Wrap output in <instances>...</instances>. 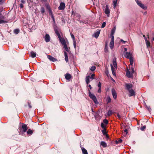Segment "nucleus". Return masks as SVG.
<instances>
[{"label": "nucleus", "instance_id": "473e14b6", "mask_svg": "<svg viewBox=\"0 0 154 154\" xmlns=\"http://www.w3.org/2000/svg\"><path fill=\"white\" fill-rule=\"evenodd\" d=\"M130 59V63L131 65L133 64V59L132 57H131Z\"/></svg>", "mask_w": 154, "mask_h": 154}, {"label": "nucleus", "instance_id": "09e8293b", "mask_svg": "<svg viewBox=\"0 0 154 154\" xmlns=\"http://www.w3.org/2000/svg\"><path fill=\"white\" fill-rule=\"evenodd\" d=\"M70 35H71V36L72 38V40H73V41H75V37H74V35L72 33H71Z\"/></svg>", "mask_w": 154, "mask_h": 154}, {"label": "nucleus", "instance_id": "423d86ee", "mask_svg": "<svg viewBox=\"0 0 154 154\" xmlns=\"http://www.w3.org/2000/svg\"><path fill=\"white\" fill-rule=\"evenodd\" d=\"M54 32H55L56 34L58 36L59 38H61V37L59 33V31H58V30L57 29V26H56V27H55L54 28Z\"/></svg>", "mask_w": 154, "mask_h": 154}, {"label": "nucleus", "instance_id": "a19ab883", "mask_svg": "<svg viewBox=\"0 0 154 154\" xmlns=\"http://www.w3.org/2000/svg\"><path fill=\"white\" fill-rule=\"evenodd\" d=\"M96 69V67L94 66H92L90 69V70L91 71H93L95 70Z\"/></svg>", "mask_w": 154, "mask_h": 154}, {"label": "nucleus", "instance_id": "603ef678", "mask_svg": "<svg viewBox=\"0 0 154 154\" xmlns=\"http://www.w3.org/2000/svg\"><path fill=\"white\" fill-rule=\"evenodd\" d=\"M95 75L94 74H92L91 76H90V78L91 79H94L95 78L94 77V76H95Z\"/></svg>", "mask_w": 154, "mask_h": 154}, {"label": "nucleus", "instance_id": "dca6fc26", "mask_svg": "<svg viewBox=\"0 0 154 154\" xmlns=\"http://www.w3.org/2000/svg\"><path fill=\"white\" fill-rule=\"evenodd\" d=\"M113 64L115 68H116L117 67V64L116 62V58H114L113 59L112 61Z\"/></svg>", "mask_w": 154, "mask_h": 154}, {"label": "nucleus", "instance_id": "ddd939ff", "mask_svg": "<svg viewBox=\"0 0 154 154\" xmlns=\"http://www.w3.org/2000/svg\"><path fill=\"white\" fill-rule=\"evenodd\" d=\"M129 92L130 93L129 95V96H135V92L133 90H129Z\"/></svg>", "mask_w": 154, "mask_h": 154}, {"label": "nucleus", "instance_id": "37998d69", "mask_svg": "<svg viewBox=\"0 0 154 154\" xmlns=\"http://www.w3.org/2000/svg\"><path fill=\"white\" fill-rule=\"evenodd\" d=\"M7 21H5L0 19V24H2V23H7Z\"/></svg>", "mask_w": 154, "mask_h": 154}, {"label": "nucleus", "instance_id": "e433bc0d", "mask_svg": "<svg viewBox=\"0 0 154 154\" xmlns=\"http://www.w3.org/2000/svg\"><path fill=\"white\" fill-rule=\"evenodd\" d=\"M147 109L150 112L151 109V108H150L149 106H147L146 104L145 105Z\"/></svg>", "mask_w": 154, "mask_h": 154}, {"label": "nucleus", "instance_id": "338daca9", "mask_svg": "<svg viewBox=\"0 0 154 154\" xmlns=\"http://www.w3.org/2000/svg\"><path fill=\"white\" fill-rule=\"evenodd\" d=\"M91 111H92V112H93L94 113H95V112H94V111L93 110V109L92 108L91 109Z\"/></svg>", "mask_w": 154, "mask_h": 154}, {"label": "nucleus", "instance_id": "8fccbe9b", "mask_svg": "<svg viewBox=\"0 0 154 154\" xmlns=\"http://www.w3.org/2000/svg\"><path fill=\"white\" fill-rule=\"evenodd\" d=\"M27 103L29 106V108L31 109L32 108V106L31 105V103H30L29 101H28Z\"/></svg>", "mask_w": 154, "mask_h": 154}, {"label": "nucleus", "instance_id": "cd10ccee", "mask_svg": "<svg viewBox=\"0 0 154 154\" xmlns=\"http://www.w3.org/2000/svg\"><path fill=\"white\" fill-rule=\"evenodd\" d=\"M20 32V30L19 29H15L14 31V32L16 34H17Z\"/></svg>", "mask_w": 154, "mask_h": 154}, {"label": "nucleus", "instance_id": "9d476101", "mask_svg": "<svg viewBox=\"0 0 154 154\" xmlns=\"http://www.w3.org/2000/svg\"><path fill=\"white\" fill-rule=\"evenodd\" d=\"M112 95L114 99H116L117 98V94L115 90L113 88L112 90Z\"/></svg>", "mask_w": 154, "mask_h": 154}, {"label": "nucleus", "instance_id": "aec40b11", "mask_svg": "<svg viewBox=\"0 0 154 154\" xmlns=\"http://www.w3.org/2000/svg\"><path fill=\"white\" fill-rule=\"evenodd\" d=\"M100 30H99L97 31L96 32L94 33V37L97 38H98V36L99 35L100 33Z\"/></svg>", "mask_w": 154, "mask_h": 154}, {"label": "nucleus", "instance_id": "20e7f679", "mask_svg": "<svg viewBox=\"0 0 154 154\" xmlns=\"http://www.w3.org/2000/svg\"><path fill=\"white\" fill-rule=\"evenodd\" d=\"M65 7V5L64 2H62L60 3V6L58 7V9L59 10H63Z\"/></svg>", "mask_w": 154, "mask_h": 154}, {"label": "nucleus", "instance_id": "c85d7f7f", "mask_svg": "<svg viewBox=\"0 0 154 154\" xmlns=\"http://www.w3.org/2000/svg\"><path fill=\"white\" fill-rule=\"evenodd\" d=\"M122 141V139H119L118 140H116L115 142L116 143V144H117L119 143H121Z\"/></svg>", "mask_w": 154, "mask_h": 154}, {"label": "nucleus", "instance_id": "2f4dec72", "mask_svg": "<svg viewBox=\"0 0 154 154\" xmlns=\"http://www.w3.org/2000/svg\"><path fill=\"white\" fill-rule=\"evenodd\" d=\"M63 46H64V47L65 50L66 51L68 52L69 51V50H68L67 46L66 44L63 45Z\"/></svg>", "mask_w": 154, "mask_h": 154}, {"label": "nucleus", "instance_id": "4468645a", "mask_svg": "<svg viewBox=\"0 0 154 154\" xmlns=\"http://www.w3.org/2000/svg\"><path fill=\"white\" fill-rule=\"evenodd\" d=\"M60 42H61L62 44L63 45L66 44L65 39L64 38L61 37V38H59Z\"/></svg>", "mask_w": 154, "mask_h": 154}, {"label": "nucleus", "instance_id": "864d4df0", "mask_svg": "<svg viewBox=\"0 0 154 154\" xmlns=\"http://www.w3.org/2000/svg\"><path fill=\"white\" fill-rule=\"evenodd\" d=\"M48 12H49V14H50L51 15H53V14H52V11L51 10V9L48 10Z\"/></svg>", "mask_w": 154, "mask_h": 154}, {"label": "nucleus", "instance_id": "680f3d73", "mask_svg": "<svg viewBox=\"0 0 154 154\" xmlns=\"http://www.w3.org/2000/svg\"><path fill=\"white\" fill-rule=\"evenodd\" d=\"M105 135H106V139L107 140H108L109 139V136L107 134Z\"/></svg>", "mask_w": 154, "mask_h": 154}, {"label": "nucleus", "instance_id": "39448f33", "mask_svg": "<svg viewBox=\"0 0 154 154\" xmlns=\"http://www.w3.org/2000/svg\"><path fill=\"white\" fill-rule=\"evenodd\" d=\"M126 75L127 77L129 78H131L133 77V74L130 73V71L128 69L126 71Z\"/></svg>", "mask_w": 154, "mask_h": 154}, {"label": "nucleus", "instance_id": "393cba45", "mask_svg": "<svg viewBox=\"0 0 154 154\" xmlns=\"http://www.w3.org/2000/svg\"><path fill=\"white\" fill-rule=\"evenodd\" d=\"M112 114V111L111 110H109L106 113L108 116H110Z\"/></svg>", "mask_w": 154, "mask_h": 154}, {"label": "nucleus", "instance_id": "58836bf2", "mask_svg": "<svg viewBox=\"0 0 154 154\" xmlns=\"http://www.w3.org/2000/svg\"><path fill=\"white\" fill-rule=\"evenodd\" d=\"M101 128L103 129L106 128V126L105 125L104 123L103 122H102L101 123Z\"/></svg>", "mask_w": 154, "mask_h": 154}, {"label": "nucleus", "instance_id": "69168bd1", "mask_svg": "<svg viewBox=\"0 0 154 154\" xmlns=\"http://www.w3.org/2000/svg\"><path fill=\"white\" fill-rule=\"evenodd\" d=\"M51 18H52L53 20L54 19V17L53 15H51Z\"/></svg>", "mask_w": 154, "mask_h": 154}, {"label": "nucleus", "instance_id": "6e6552de", "mask_svg": "<svg viewBox=\"0 0 154 154\" xmlns=\"http://www.w3.org/2000/svg\"><path fill=\"white\" fill-rule=\"evenodd\" d=\"M104 12L107 15V16H109L110 13V11L108 6L107 5H106V8L105 9Z\"/></svg>", "mask_w": 154, "mask_h": 154}, {"label": "nucleus", "instance_id": "79ce46f5", "mask_svg": "<svg viewBox=\"0 0 154 154\" xmlns=\"http://www.w3.org/2000/svg\"><path fill=\"white\" fill-rule=\"evenodd\" d=\"M90 78V76H87L85 78V81L86 82H90L89 79Z\"/></svg>", "mask_w": 154, "mask_h": 154}, {"label": "nucleus", "instance_id": "6ab92c4d", "mask_svg": "<svg viewBox=\"0 0 154 154\" xmlns=\"http://www.w3.org/2000/svg\"><path fill=\"white\" fill-rule=\"evenodd\" d=\"M133 85L132 84H127L126 85V87L127 89L129 90L130 88H132Z\"/></svg>", "mask_w": 154, "mask_h": 154}, {"label": "nucleus", "instance_id": "1a4fd4ad", "mask_svg": "<svg viewBox=\"0 0 154 154\" xmlns=\"http://www.w3.org/2000/svg\"><path fill=\"white\" fill-rule=\"evenodd\" d=\"M47 57L50 61H51L53 62L57 61V59L51 55H48Z\"/></svg>", "mask_w": 154, "mask_h": 154}, {"label": "nucleus", "instance_id": "c756f323", "mask_svg": "<svg viewBox=\"0 0 154 154\" xmlns=\"http://www.w3.org/2000/svg\"><path fill=\"white\" fill-rule=\"evenodd\" d=\"M93 114L94 116V117L95 118H97L99 116V114L97 112H95L94 113H93Z\"/></svg>", "mask_w": 154, "mask_h": 154}, {"label": "nucleus", "instance_id": "bb28decb", "mask_svg": "<svg viewBox=\"0 0 154 154\" xmlns=\"http://www.w3.org/2000/svg\"><path fill=\"white\" fill-rule=\"evenodd\" d=\"M114 42L110 41L109 45L111 49L113 48L114 46Z\"/></svg>", "mask_w": 154, "mask_h": 154}, {"label": "nucleus", "instance_id": "a18cd8bd", "mask_svg": "<svg viewBox=\"0 0 154 154\" xmlns=\"http://www.w3.org/2000/svg\"><path fill=\"white\" fill-rule=\"evenodd\" d=\"M146 125L143 126L141 128L140 130L142 131H144L145 129L146 128Z\"/></svg>", "mask_w": 154, "mask_h": 154}, {"label": "nucleus", "instance_id": "9b49d317", "mask_svg": "<svg viewBox=\"0 0 154 154\" xmlns=\"http://www.w3.org/2000/svg\"><path fill=\"white\" fill-rule=\"evenodd\" d=\"M45 40L46 42H48L50 41V37L48 34H46L45 35Z\"/></svg>", "mask_w": 154, "mask_h": 154}, {"label": "nucleus", "instance_id": "6e6d98bb", "mask_svg": "<svg viewBox=\"0 0 154 154\" xmlns=\"http://www.w3.org/2000/svg\"><path fill=\"white\" fill-rule=\"evenodd\" d=\"M98 86L99 88H101V83L100 82H99Z\"/></svg>", "mask_w": 154, "mask_h": 154}, {"label": "nucleus", "instance_id": "0e129e2a", "mask_svg": "<svg viewBox=\"0 0 154 154\" xmlns=\"http://www.w3.org/2000/svg\"><path fill=\"white\" fill-rule=\"evenodd\" d=\"M120 41H121V42H124V43H126V41H124L123 40V39H121L120 40Z\"/></svg>", "mask_w": 154, "mask_h": 154}, {"label": "nucleus", "instance_id": "a878e982", "mask_svg": "<svg viewBox=\"0 0 154 154\" xmlns=\"http://www.w3.org/2000/svg\"><path fill=\"white\" fill-rule=\"evenodd\" d=\"M116 29V27L115 26L114 27V28L112 29L111 30V35H113L115 32Z\"/></svg>", "mask_w": 154, "mask_h": 154}, {"label": "nucleus", "instance_id": "5701e85b", "mask_svg": "<svg viewBox=\"0 0 154 154\" xmlns=\"http://www.w3.org/2000/svg\"><path fill=\"white\" fill-rule=\"evenodd\" d=\"M30 54H31V57L32 58H34L36 57V54L33 51H31Z\"/></svg>", "mask_w": 154, "mask_h": 154}, {"label": "nucleus", "instance_id": "4be33fe9", "mask_svg": "<svg viewBox=\"0 0 154 154\" xmlns=\"http://www.w3.org/2000/svg\"><path fill=\"white\" fill-rule=\"evenodd\" d=\"M81 149L83 154H88L87 150L85 148L82 147Z\"/></svg>", "mask_w": 154, "mask_h": 154}, {"label": "nucleus", "instance_id": "72a5a7b5", "mask_svg": "<svg viewBox=\"0 0 154 154\" xmlns=\"http://www.w3.org/2000/svg\"><path fill=\"white\" fill-rule=\"evenodd\" d=\"M117 2V0H116V1H113V5L115 8L116 6Z\"/></svg>", "mask_w": 154, "mask_h": 154}, {"label": "nucleus", "instance_id": "3c124183", "mask_svg": "<svg viewBox=\"0 0 154 154\" xmlns=\"http://www.w3.org/2000/svg\"><path fill=\"white\" fill-rule=\"evenodd\" d=\"M73 41V45L75 49H76V42L75 41Z\"/></svg>", "mask_w": 154, "mask_h": 154}, {"label": "nucleus", "instance_id": "052dcab7", "mask_svg": "<svg viewBox=\"0 0 154 154\" xmlns=\"http://www.w3.org/2000/svg\"><path fill=\"white\" fill-rule=\"evenodd\" d=\"M20 2L22 4H24L25 3V0H21Z\"/></svg>", "mask_w": 154, "mask_h": 154}, {"label": "nucleus", "instance_id": "13d9d810", "mask_svg": "<svg viewBox=\"0 0 154 154\" xmlns=\"http://www.w3.org/2000/svg\"><path fill=\"white\" fill-rule=\"evenodd\" d=\"M117 116L118 117V118L119 119H120L121 118V116L119 115V113H117Z\"/></svg>", "mask_w": 154, "mask_h": 154}, {"label": "nucleus", "instance_id": "bf43d9fd", "mask_svg": "<svg viewBox=\"0 0 154 154\" xmlns=\"http://www.w3.org/2000/svg\"><path fill=\"white\" fill-rule=\"evenodd\" d=\"M101 88H99V89L98 90V92L99 93H100L101 92Z\"/></svg>", "mask_w": 154, "mask_h": 154}, {"label": "nucleus", "instance_id": "4d7b16f0", "mask_svg": "<svg viewBox=\"0 0 154 154\" xmlns=\"http://www.w3.org/2000/svg\"><path fill=\"white\" fill-rule=\"evenodd\" d=\"M20 8H22L23 7V5L22 3L20 4Z\"/></svg>", "mask_w": 154, "mask_h": 154}, {"label": "nucleus", "instance_id": "412c9836", "mask_svg": "<svg viewBox=\"0 0 154 154\" xmlns=\"http://www.w3.org/2000/svg\"><path fill=\"white\" fill-rule=\"evenodd\" d=\"M33 133V131L30 129H29L27 131V134L29 135H32Z\"/></svg>", "mask_w": 154, "mask_h": 154}, {"label": "nucleus", "instance_id": "5fc2aeb1", "mask_svg": "<svg viewBox=\"0 0 154 154\" xmlns=\"http://www.w3.org/2000/svg\"><path fill=\"white\" fill-rule=\"evenodd\" d=\"M114 37L113 35H112V38H111V41L114 42Z\"/></svg>", "mask_w": 154, "mask_h": 154}, {"label": "nucleus", "instance_id": "2eb2a0df", "mask_svg": "<svg viewBox=\"0 0 154 154\" xmlns=\"http://www.w3.org/2000/svg\"><path fill=\"white\" fill-rule=\"evenodd\" d=\"M100 145L104 148L106 147L107 146V143L104 141H101Z\"/></svg>", "mask_w": 154, "mask_h": 154}, {"label": "nucleus", "instance_id": "f8f14e48", "mask_svg": "<svg viewBox=\"0 0 154 154\" xmlns=\"http://www.w3.org/2000/svg\"><path fill=\"white\" fill-rule=\"evenodd\" d=\"M72 77V76L70 74L67 73L65 75V79L67 80H69Z\"/></svg>", "mask_w": 154, "mask_h": 154}, {"label": "nucleus", "instance_id": "774afa93", "mask_svg": "<svg viewBox=\"0 0 154 154\" xmlns=\"http://www.w3.org/2000/svg\"><path fill=\"white\" fill-rule=\"evenodd\" d=\"M90 88V89H91L92 88V87H91L90 85H89L88 86Z\"/></svg>", "mask_w": 154, "mask_h": 154}, {"label": "nucleus", "instance_id": "f03ea898", "mask_svg": "<svg viewBox=\"0 0 154 154\" xmlns=\"http://www.w3.org/2000/svg\"><path fill=\"white\" fill-rule=\"evenodd\" d=\"M89 91V95L90 98L93 100L94 102L96 104H98L99 103L97 101L95 96L93 94L91 93L90 91L88 90Z\"/></svg>", "mask_w": 154, "mask_h": 154}, {"label": "nucleus", "instance_id": "f3484780", "mask_svg": "<svg viewBox=\"0 0 154 154\" xmlns=\"http://www.w3.org/2000/svg\"><path fill=\"white\" fill-rule=\"evenodd\" d=\"M111 67L112 70V74L115 76H116V73H115V69L113 67V66L112 65V64L111 65Z\"/></svg>", "mask_w": 154, "mask_h": 154}, {"label": "nucleus", "instance_id": "7ed1b4c3", "mask_svg": "<svg viewBox=\"0 0 154 154\" xmlns=\"http://www.w3.org/2000/svg\"><path fill=\"white\" fill-rule=\"evenodd\" d=\"M135 1L138 5L141 8L144 10H146L147 9V7L144 4H142L141 1L138 0H135Z\"/></svg>", "mask_w": 154, "mask_h": 154}, {"label": "nucleus", "instance_id": "b1692460", "mask_svg": "<svg viewBox=\"0 0 154 154\" xmlns=\"http://www.w3.org/2000/svg\"><path fill=\"white\" fill-rule=\"evenodd\" d=\"M111 99L109 96H108L106 98V101L107 102V103H110L111 102Z\"/></svg>", "mask_w": 154, "mask_h": 154}, {"label": "nucleus", "instance_id": "4c0bfd02", "mask_svg": "<svg viewBox=\"0 0 154 154\" xmlns=\"http://www.w3.org/2000/svg\"><path fill=\"white\" fill-rule=\"evenodd\" d=\"M146 45L148 47L150 46V42L149 41H148L146 42Z\"/></svg>", "mask_w": 154, "mask_h": 154}, {"label": "nucleus", "instance_id": "f704fd0d", "mask_svg": "<svg viewBox=\"0 0 154 154\" xmlns=\"http://www.w3.org/2000/svg\"><path fill=\"white\" fill-rule=\"evenodd\" d=\"M45 6L46 7V8L48 10H49L51 9L50 6L49 4H46L45 5Z\"/></svg>", "mask_w": 154, "mask_h": 154}, {"label": "nucleus", "instance_id": "f257e3e1", "mask_svg": "<svg viewBox=\"0 0 154 154\" xmlns=\"http://www.w3.org/2000/svg\"><path fill=\"white\" fill-rule=\"evenodd\" d=\"M22 125L19 126V129L20 130V132H19L20 134L22 135L24 133L26 132L28 129V127L24 123H22Z\"/></svg>", "mask_w": 154, "mask_h": 154}, {"label": "nucleus", "instance_id": "c03bdc74", "mask_svg": "<svg viewBox=\"0 0 154 154\" xmlns=\"http://www.w3.org/2000/svg\"><path fill=\"white\" fill-rule=\"evenodd\" d=\"M130 70L131 71V72L133 74L134 72V70L133 67H131L130 69Z\"/></svg>", "mask_w": 154, "mask_h": 154}, {"label": "nucleus", "instance_id": "de8ad7c7", "mask_svg": "<svg viewBox=\"0 0 154 154\" xmlns=\"http://www.w3.org/2000/svg\"><path fill=\"white\" fill-rule=\"evenodd\" d=\"M106 25V23L105 22H103L102 24L101 27L102 28H103Z\"/></svg>", "mask_w": 154, "mask_h": 154}, {"label": "nucleus", "instance_id": "c9c22d12", "mask_svg": "<svg viewBox=\"0 0 154 154\" xmlns=\"http://www.w3.org/2000/svg\"><path fill=\"white\" fill-rule=\"evenodd\" d=\"M102 133H103V135H106V134H107V133L106 132V128L103 129L102 130Z\"/></svg>", "mask_w": 154, "mask_h": 154}, {"label": "nucleus", "instance_id": "7c9ffc66", "mask_svg": "<svg viewBox=\"0 0 154 154\" xmlns=\"http://www.w3.org/2000/svg\"><path fill=\"white\" fill-rule=\"evenodd\" d=\"M40 11L42 14H44L45 12V8L44 7H41Z\"/></svg>", "mask_w": 154, "mask_h": 154}, {"label": "nucleus", "instance_id": "49530a36", "mask_svg": "<svg viewBox=\"0 0 154 154\" xmlns=\"http://www.w3.org/2000/svg\"><path fill=\"white\" fill-rule=\"evenodd\" d=\"M104 51L105 53H107L108 51V47L106 45L105 46Z\"/></svg>", "mask_w": 154, "mask_h": 154}, {"label": "nucleus", "instance_id": "ea45409f", "mask_svg": "<svg viewBox=\"0 0 154 154\" xmlns=\"http://www.w3.org/2000/svg\"><path fill=\"white\" fill-rule=\"evenodd\" d=\"M103 123H105L106 125H107L108 123V121L106 119H105L103 120Z\"/></svg>", "mask_w": 154, "mask_h": 154}, {"label": "nucleus", "instance_id": "a211bd4d", "mask_svg": "<svg viewBox=\"0 0 154 154\" xmlns=\"http://www.w3.org/2000/svg\"><path fill=\"white\" fill-rule=\"evenodd\" d=\"M64 54L65 57V60L66 62H68V55L67 53L64 51Z\"/></svg>", "mask_w": 154, "mask_h": 154}, {"label": "nucleus", "instance_id": "e2e57ef3", "mask_svg": "<svg viewBox=\"0 0 154 154\" xmlns=\"http://www.w3.org/2000/svg\"><path fill=\"white\" fill-rule=\"evenodd\" d=\"M124 132H125L127 134L128 133V130L127 129H125L124 130Z\"/></svg>", "mask_w": 154, "mask_h": 154}, {"label": "nucleus", "instance_id": "0eeeda50", "mask_svg": "<svg viewBox=\"0 0 154 154\" xmlns=\"http://www.w3.org/2000/svg\"><path fill=\"white\" fill-rule=\"evenodd\" d=\"M124 54L125 57L127 58L130 59L131 57V54L130 52H124Z\"/></svg>", "mask_w": 154, "mask_h": 154}]
</instances>
